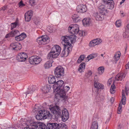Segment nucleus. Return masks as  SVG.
<instances>
[{
  "instance_id": "nucleus-1",
  "label": "nucleus",
  "mask_w": 129,
  "mask_h": 129,
  "mask_svg": "<svg viewBox=\"0 0 129 129\" xmlns=\"http://www.w3.org/2000/svg\"><path fill=\"white\" fill-rule=\"evenodd\" d=\"M62 43L64 46L70 47L72 46L71 43H73L76 41V36L74 35L65 36L61 37Z\"/></svg>"
},
{
  "instance_id": "nucleus-2",
  "label": "nucleus",
  "mask_w": 129,
  "mask_h": 129,
  "mask_svg": "<svg viewBox=\"0 0 129 129\" xmlns=\"http://www.w3.org/2000/svg\"><path fill=\"white\" fill-rule=\"evenodd\" d=\"M61 50V48L58 45H54L52 48L50 52L48 54L47 58L52 59L53 58L57 57L60 54Z\"/></svg>"
},
{
  "instance_id": "nucleus-3",
  "label": "nucleus",
  "mask_w": 129,
  "mask_h": 129,
  "mask_svg": "<svg viewBox=\"0 0 129 129\" xmlns=\"http://www.w3.org/2000/svg\"><path fill=\"white\" fill-rule=\"evenodd\" d=\"M48 129H67L66 126L63 123L57 124L48 123L47 124Z\"/></svg>"
},
{
  "instance_id": "nucleus-4",
  "label": "nucleus",
  "mask_w": 129,
  "mask_h": 129,
  "mask_svg": "<svg viewBox=\"0 0 129 129\" xmlns=\"http://www.w3.org/2000/svg\"><path fill=\"white\" fill-rule=\"evenodd\" d=\"M37 89L36 86L34 85L28 88L27 91L25 93L26 96H37L40 95L37 94L35 92Z\"/></svg>"
},
{
  "instance_id": "nucleus-5",
  "label": "nucleus",
  "mask_w": 129,
  "mask_h": 129,
  "mask_svg": "<svg viewBox=\"0 0 129 129\" xmlns=\"http://www.w3.org/2000/svg\"><path fill=\"white\" fill-rule=\"evenodd\" d=\"M37 89L36 86L34 85L28 88L27 91L25 93L26 96H37L40 95L37 94L35 92Z\"/></svg>"
},
{
  "instance_id": "nucleus-6",
  "label": "nucleus",
  "mask_w": 129,
  "mask_h": 129,
  "mask_svg": "<svg viewBox=\"0 0 129 129\" xmlns=\"http://www.w3.org/2000/svg\"><path fill=\"white\" fill-rule=\"evenodd\" d=\"M64 69L61 66H58L56 67L54 70V74L56 77H62L64 74Z\"/></svg>"
},
{
  "instance_id": "nucleus-7",
  "label": "nucleus",
  "mask_w": 129,
  "mask_h": 129,
  "mask_svg": "<svg viewBox=\"0 0 129 129\" xmlns=\"http://www.w3.org/2000/svg\"><path fill=\"white\" fill-rule=\"evenodd\" d=\"M49 37L46 35L42 36L41 37L38 38L37 40V42L40 45H45L49 42Z\"/></svg>"
},
{
  "instance_id": "nucleus-8",
  "label": "nucleus",
  "mask_w": 129,
  "mask_h": 129,
  "mask_svg": "<svg viewBox=\"0 0 129 129\" xmlns=\"http://www.w3.org/2000/svg\"><path fill=\"white\" fill-rule=\"evenodd\" d=\"M42 60V59L38 56H33L29 58V61L32 64H36L39 63Z\"/></svg>"
},
{
  "instance_id": "nucleus-9",
  "label": "nucleus",
  "mask_w": 129,
  "mask_h": 129,
  "mask_svg": "<svg viewBox=\"0 0 129 129\" xmlns=\"http://www.w3.org/2000/svg\"><path fill=\"white\" fill-rule=\"evenodd\" d=\"M49 108L51 112L55 116H58L61 115V110L59 109L58 107L55 106L52 107H50Z\"/></svg>"
},
{
  "instance_id": "nucleus-10",
  "label": "nucleus",
  "mask_w": 129,
  "mask_h": 129,
  "mask_svg": "<svg viewBox=\"0 0 129 129\" xmlns=\"http://www.w3.org/2000/svg\"><path fill=\"white\" fill-rule=\"evenodd\" d=\"M63 83L64 82L62 80H59L56 82L53 85V91H56L60 89V88L62 87Z\"/></svg>"
},
{
  "instance_id": "nucleus-11",
  "label": "nucleus",
  "mask_w": 129,
  "mask_h": 129,
  "mask_svg": "<svg viewBox=\"0 0 129 129\" xmlns=\"http://www.w3.org/2000/svg\"><path fill=\"white\" fill-rule=\"evenodd\" d=\"M27 54L24 52H21L19 53L16 57L17 60L20 62L25 61L27 58Z\"/></svg>"
},
{
  "instance_id": "nucleus-12",
  "label": "nucleus",
  "mask_w": 129,
  "mask_h": 129,
  "mask_svg": "<svg viewBox=\"0 0 129 129\" xmlns=\"http://www.w3.org/2000/svg\"><path fill=\"white\" fill-rule=\"evenodd\" d=\"M72 46L69 47L64 46L63 50L62 51L61 54V56H67L68 55L69 52L72 51Z\"/></svg>"
},
{
  "instance_id": "nucleus-13",
  "label": "nucleus",
  "mask_w": 129,
  "mask_h": 129,
  "mask_svg": "<svg viewBox=\"0 0 129 129\" xmlns=\"http://www.w3.org/2000/svg\"><path fill=\"white\" fill-rule=\"evenodd\" d=\"M87 10V8L85 5L80 4L77 7L76 11L78 13H83L86 12Z\"/></svg>"
},
{
  "instance_id": "nucleus-14",
  "label": "nucleus",
  "mask_w": 129,
  "mask_h": 129,
  "mask_svg": "<svg viewBox=\"0 0 129 129\" xmlns=\"http://www.w3.org/2000/svg\"><path fill=\"white\" fill-rule=\"evenodd\" d=\"M113 0H103L102 1L106 4L107 8L112 9L114 7Z\"/></svg>"
},
{
  "instance_id": "nucleus-15",
  "label": "nucleus",
  "mask_w": 129,
  "mask_h": 129,
  "mask_svg": "<svg viewBox=\"0 0 129 129\" xmlns=\"http://www.w3.org/2000/svg\"><path fill=\"white\" fill-rule=\"evenodd\" d=\"M105 14L99 12L94 13L93 15L96 20L101 21L104 19Z\"/></svg>"
},
{
  "instance_id": "nucleus-16",
  "label": "nucleus",
  "mask_w": 129,
  "mask_h": 129,
  "mask_svg": "<svg viewBox=\"0 0 129 129\" xmlns=\"http://www.w3.org/2000/svg\"><path fill=\"white\" fill-rule=\"evenodd\" d=\"M40 123V122H34L30 124L31 127L30 128L25 127L23 129H37V128H39Z\"/></svg>"
},
{
  "instance_id": "nucleus-17",
  "label": "nucleus",
  "mask_w": 129,
  "mask_h": 129,
  "mask_svg": "<svg viewBox=\"0 0 129 129\" xmlns=\"http://www.w3.org/2000/svg\"><path fill=\"white\" fill-rule=\"evenodd\" d=\"M54 92H56L55 97H57L58 95H59L60 97H68L67 95L66 96V92L64 90L60 89L57 91Z\"/></svg>"
},
{
  "instance_id": "nucleus-18",
  "label": "nucleus",
  "mask_w": 129,
  "mask_h": 129,
  "mask_svg": "<svg viewBox=\"0 0 129 129\" xmlns=\"http://www.w3.org/2000/svg\"><path fill=\"white\" fill-rule=\"evenodd\" d=\"M127 72L122 73L118 74L115 77V79L117 81H122L125 78Z\"/></svg>"
},
{
  "instance_id": "nucleus-19",
  "label": "nucleus",
  "mask_w": 129,
  "mask_h": 129,
  "mask_svg": "<svg viewBox=\"0 0 129 129\" xmlns=\"http://www.w3.org/2000/svg\"><path fill=\"white\" fill-rule=\"evenodd\" d=\"M102 41L100 39H97L91 41L89 45L90 47H93L96 45L99 44Z\"/></svg>"
},
{
  "instance_id": "nucleus-20",
  "label": "nucleus",
  "mask_w": 129,
  "mask_h": 129,
  "mask_svg": "<svg viewBox=\"0 0 129 129\" xmlns=\"http://www.w3.org/2000/svg\"><path fill=\"white\" fill-rule=\"evenodd\" d=\"M41 111H42L43 112L42 113L43 114V116L44 119L46 118H51L52 117V115L47 110H41Z\"/></svg>"
},
{
  "instance_id": "nucleus-21",
  "label": "nucleus",
  "mask_w": 129,
  "mask_h": 129,
  "mask_svg": "<svg viewBox=\"0 0 129 129\" xmlns=\"http://www.w3.org/2000/svg\"><path fill=\"white\" fill-rule=\"evenodd\" d=\"M19 34V32L18 30H13L8 34H7L5 36V38H7L10 37H14L17 35Z\"/></svg>"
},
{
  "instance_id": "nucleus-22",
  "label": "nucleus",
  "mask_w": 129,
  "mask_h": 129,
  "mask_svg": "<svg viewBox=\"0 0 129 129\" xmlns=\"http://www.w3.org/2000/svg\"><path fill=\"white\" fill-rule=\"evenodd\" d=\"M18 44L20 45V43H19L18 42H14L11 43L10 45V46L12 47V49L13 50H20L21 49L20 47H19L18 45Z\"/></svg>"
},
{
  "instance_id": "nucleus-23",
  "label": "nucleus",
  "mask_w": 129,
  "mask_h": 129,
  "mask_svg": "<svg viewBox=\"0 0 129 129\" xmlns=\"http://www.w3.org/2000/svg\"><path fill=\"white\" fill-rule=\"evenodd\" d=\"M26 37V34L23 33L15 37V40L17 41H19L23 40Z\"/></svg>"
},
{
  "instance_id": "nucleus-24",
  "label": "nucleus",
  "mask_w": 129,
  "mask_h": 129,
  "mask_svg": "<svg viewBox=\"0 0 129 129\" xmlns=\"http://www.w3.org/2000/svg\"><path fill=\"white\" fill-rule=\"evenodd\" d=\"M52 86L49 84H47L43 87L41 89L44 93H46L49 92L51 89Z\"/></svg>"
},
{
  "instance_id": "nucleus-25",
  "label": "nucleus",
  "mask_w": 129,
  "mask_h": 129,
  "mask_svg": "<svg viewBox=\"0 0 129 129\" xmlns=\"http://www.w3.org/2000/svg\"><path fill=\"white\" fill-rule=\"evenodd\" d=\"M48 81L49 84H54L56 82V78L54 76H50L48 78Z\"/></svg>"
},
{
  "instance_id": "nucleus-26",
  "label": "nucleus",
  "mask_w": 129,
  "mask_h": 129,
  "mask_svg": "<svg viewBox=\"0 0 129 129\" xmlns=\"http://www.w3.org/2000/svg\"><path fill=\"white\" fill-rule=\"evenodd\" d=\"M77 29H79V26L78 24H76L71 25L68 28L69 31L72 30H76Z\"/></svg>"
},
{
  "instance_id": "nucleus-27",
  "label": "nucleus",
  "mask_w": 129,
  "mask_h": 129,
  "mask_svg": "<svg viewBox=\"0 0 129 129\" xmlns=\"http://www.w3.org/2000/svg\"><path fill=\"white\" fill-rule=\"evenodd\" d=\"M43 112L42 111L40 110L39 111V112L37 115L36 116V119L38 120H42L43 119H44L43 118V114L42 113Z\"/></svg>"
},
{
  "instance_id": "nucleus-28",
  "label": "nucleus",
  "mask_w": 129,
  "mask_h": 129,
  "mask_svg": "<svg viewBox=\"0 0 129 129\" xmlns=\"http://www.w3.org/2000/svg\"><path fill=\"white\" fill-rule=\"evenodd\" d=\"M72 18L74 22L76 23L78 22L81 19L79 16L76 14H74L72 16Z\"/></svg>"
},
{
  "instance_id": "nucleus-29",
  "label": "nucleus",
  "mask_w": 129,
  "mask_h": 129,
  "mask_svg": "<svg viewBox=\"0 0 129 129\" xmlns=\"http://www.w3.org/2000/svg\"><path fill=\"white\" fill-rule=\"evenodd\" d=\"M83 24L84 26L89 25L91 23V20L90 19L84 18L82 21Z\"/></svg>"
},
{
  "instance_id": "nucleus-30",
  "label": "nucleus",
  "mask_w": 129,
  "mask_h": 129,
  "mask_svg": "<svg viewBox=\"0 0 129 129\" xmlns=\"http://www.w3.org/2000/svg\"><path fill=\"white\" fill-rule=\"evenodd\" d=\"M98 124L96 121H93L92 123L90 129H98Z\"/></svg>"
},
{
  "instance_id": "nucleus-31",
  "label": "nucleus",
  "mask_w": 129,
  "mask_h": 129,
  "mask_svg": "<svg viewBox=\"0 0 129 129\" xmlns=\"http://www.w3.org/2000/svg\"><path fill=\"white\" fill-rule=\"evenodd\" d=\"M99 12L105 14V12L107 11V9L105 8V6L104 5H102L99 7Z\"/></svg>"
},
{
  "instance_id": "nucleus-32",
  "label": "nucleus",
  "mask_w": 129,
  "mask_h": 129,
  "mask_svg": "<svg viewBox=\"0 0 129 129\" xmlns=\"http://www.w3.org/2000/svg\"><path fill=\"white\" fill-rule=\"evenodd\" d=\"M129 92V89L126 87L125 88V91L122 90V97H125L128 95Z\"/></svg>"
},
{
  "instance_id": "nucleus-33",
  "label": "nucleus",
  "mask_w": 129,
  "mask_h": 129,
  "mask_svg": "<svg viewBox=\"0 0 129 129\" xmlns=\"http://www.w3.org/2000/svg\"><path fill=\"white\" fill-rule=\"evenodd\" d=\"M85 68V64L84 62H82L80 64L79 68L78 69V70L80 73L82 72Z\"/></svg>"
},
{
  "instance_id": "nucleus-34",
  "label": "nucleus",
  "mask_w": 129,
  "mask_h": 129,
  "mask_svg": "<svg viewBox=\"0 0 129 129\" xmlns=\"http://www.w3.org/2000/svg\"><path fill=\"white\" fill-rule=\"evenodd\" d=\"M97 56V54L96 53H93L89 55L87 57V59L88 61L94 58Z\"/></svg>"
},
{
  "instance_id": "nucleus-35",
  "label": "nucleus",
  "mask_w": 129,
  "mask_h": 129,
  "mask_svg": "<svg viewBox=\"0 0 129 129\" xmlns=\"http://www.w3.org/2000/svg\"><path fill=\"white\" fill-rule=\"evenodd\" d=\"M52 66V62L50 61H47L44 65V67L46 69H48Z\"/></svg>"
},
{
  "instance_id": "nucleus-36",
  "label": "nucleus",
  "mask_w": 129,
  "mask_h": 129,
  "mask_svg": "<svg viewBox=\"0 0 129 129\" xmlns=\"http://www.w3.org/2000/svg\"><path fill=\"white\" fill-rule=\"evenodd\" d=\"M115 87L114 84V82H113V83L111 85V87L110 89V91L111 93L112 94H114L115 92Z\"/></svg>"
},
{
  "instance_id": "nucleus-37",
  "label": "nucleus",
  "mask_w": 129,
  "mask_h": 129,
  "mask_svg": "<svg viewBox=\"0 0 129 129\" xmlns=\"http://www.w3.org/2000/svg\"><path fill=\"white\" fill-rule=\"evenodd\" d=\"M94 86L95 88H97L99 89H101L102 87V85L98 82L94 83Z\"/></svg>"
},
{
  "instance_id": "nucleus-38",
  "label": "nucleus",
  "mask_w": 129,
  "mask_h": 129,
  "mask_svg": "<svg viewBox=\"0 0 129 129\" xmlns=\"http://www.w3.org/2000/svg\"><path fill=\"white\" fill-rule=\"evenodd\" d=\"M120 53L119 52H116L114 56L115 59L116 61H117L119 59L120 56Z\"/></svg>"
},
{
  "instance_id": "nucleus-39",
  "label": "nucleus",
  "mask_w": 129,
  "mask_h": 129,
  "mask_svg": "<svg viewBox=\"0 0 129 129\" xmlns=\"http://www.w3.org/2000/svg\"><path fill=\"white\" fill-rule=\"evenodd\" d=\"M98 73L99 74H101L104 72V67L101 66L99 67L98 69Z\"/></svg>"
},
{
  "instance_id": "nucleus-40",
  "label": "nucleus",
  "mask_w": 129,
  "mask_h": 129,
  "mask_svg": "<svg viewBox=\"0 0 129 129\" xmlns=\"http://www.w3.org/2000/svg\"><path fill=\"white\" fill-rule=\"evenodd\" d=\"M69 116L68 115H65L62 114L61 118L63 121L65 122L67 120L69 117Z\"/></svg>"
},
{
  "instance_id": "nucleus-41",
  "label": "nucleus",
  "mask_w": 129,
  "mask_h": 129,
  "mask_svg": "<svg viewBox=\"0 0 129 129\" xmlns=\"http://www.w3.org/2000/svg\"><path fill=\"white\" fill-rule=\"evenodd\" d=\"M129 35V32H128L127 30L126 29L125 31L123 34V38H125L128 37Z\"/></svg>"
},
{
  "instance_id": "nucleus-42",
  "label": "nucleus",
  "mask_w": 129,
  "mask_h": 129,
  "mask_svg": "<svg viewBox=\"0 0 129 129\" xmlns=\"http://www.w3.org/2000/svg\"><path fill=\"white\" fill-rule=\"evenodd\" d=\"M122 106L120 103L119 105V107L118 108L117 113L118 114H120L121 113L122 111Z\"/></svg>"
},
{
  "instance_id": "nucleus-43",
  "label": "nucleus",
  "mask_w": 129,
  "mask_h": 129,
  "mask_svg": "<svg viewBox=\"0 0 129 129\" xmlns=\"http://www.w3.org/2000/svg\"><path fill=\"white\" fill-rule=\"evenodd\" d=\"M32 17L30 16L29 15H28L27 14H25V20L26 21L28 22L29 21Z\"/></svg>"
},
{
  "instance_id": "nucleus-44",
  "label": "nucleus",
  "mask_w": 129,
  "mask_h": 129,
  "mask_svg": "<svg viewBox=\"0 0 129 129\" xmlns=\"http://www.w3.org/2000/svg\"><path fill=\"white\" fill-rule=\"evenodd\" d=\"M79 29H76V30H73L69 31V32L73 34H77L79 31Z\"/></svg>"
},
{
  "instance_id": "nucleus-45",
  "label": "nucleus",
  "mask_w": 129,
  "mask_h": 129,
  "mask_svg": "<svg viewBox=\"0 0 129 129\" xmlns=\"http://www.w3.org/2000/svg\"><path fill=\"white\" fill-rule=\"evenodd\" d=\"M126 97H122V98L121 100L120 103L121 105H125L126 104Z\"/></svg>"
},
{
  "instance_id": "nucleus-46",
  "label": "nucleus",
  "mask_w": 129,
  "mask_h": 129,
  "mask_svg": "<svg viewBox=\"0 0 129 129\" xmlns=\"http://www.w3.org/2000/svg\"><path fill=\"white\" fill-rule=\"evenodd\" d=\"M62 114L67 116H69V113L68 112L67 110L66 109H64L62 110Z\"/></svg>"
},
{
  "instance_id": "nucleus-47",
  "label": "nucleus",
  "mask_w": 129,
  "mask_h": 129,
  "mask_svg": "<svg viewBox=\"0 0 129 129\" xmlns=\"http://www.w3.org/2000/svg\"><path fill=\"white\" fill-rule=\"evenodd\" d=\"M46 127V125L44 124L40 123L39 127V129H44Z\"/></svg>"
},
{
  "instance_id": "nucleus-48",
  "label": "nucleus",
  "mask_w": 129,
  "mask_h": 129,
  "mask_svg": "<svg viewBox=\"0 0 129 129\" xmlns=\"http://www.w3.org/2000/svg\"><path fill=\"white\" fill-rule=\"evenodd\" d=\"M17 25V23L16 21L15 22L11 24V29H12L16 27V26Z\"/></svg>"
},
{
  "instance_id": "nucleus-49",
  "label": "nucleus",
  "mask_w": 129,
  "mask_h": 129,
  "mask_svg": "<svg viewBox=\"0 0 129 129\" xmlns=\"http://www.w3.org/2000/svg\"><path fill=\"white\" fill-rule=\"evenodd\" d=\"M92 74V73L91 71H88V73H86L85 75L87 78H89L91 77Z\"/></svg>"
},
{
  "instance_id": "nucleus-50",
  "label": "nucleus",
  "mask_w": 129,
  "mask_h": 129,
  "mask_svg": "<svg viewBox=\"0 0 129 129\" xmlns=\"http://www.w3.org/2000/svg\"><path fill=\"white\" fill-rule=\"evenodd\" d=\"M117 27H119L121 25V22L120 20L117 21L115 23Z\"/></svg>"
},
{
  "instance_id": "nucleus-51",
  "label": "nucleus",
  "mask_w": 129,
  "mask_h": 129,
  "mask_svg": "<svg viewBox=\"0 0 129 129\" xmlns=\"http://www.w3.org/2000/svg\"><path fill=\"white\" fill-rule=\"evenodd\" d=\"M33 14V11L31 10H30L28 11L25 14H26V15L27 14L28 15H29L31 17H32Z\"/></svg>"
},
{
  "instance_id": "nucleus-52",
  "label": "nucleus",
  "mask_w": 129,
  "mask_h": 129,
  "mask_svg": "<svg viewBox=\"0 0 129 129\" xmlns=\"http://www.w3.org/2000/svg\"><path fill=\"white\" fill-rule=\"evenodd\" d=\"M19 7H23L25 6V5L23 3V1H21L19 4Z\"/></svg>"
},
{
  "instance_id": "nucleus-53",
  "label": "nucleus",
  "mask_w": 129,
  "mask_h": 129,
  "mask_svg": "<svg viewBox=\"0 0 129 129\" xmlns=\"http://www.w3.org/2000/svg\"><path fill=\"white\" fill-rule=\"evenodd\" d=\"M34 21L36 25L40 23V20L39 19H38L37 18H35L34 20Z\"/></svg>"
},
{
  "instance_id": "nucleus-54",
  "label": "nucleus",
  "mask_w": 129,
  "mask_h": 129,
  "mask_svg": "<svg viewBox=\"0 0 129 129\" xmlns=\"http://www.w3.org/2000/svg\"><path fill=\"white\" fill-rule=\"evenodd\" d=\"M35 0H30L29 1V3L31 6H33L34 5V4L35 2Z\"/></svg>"
},
{
  "instance_id": "nucleus-55",
  "label": "nucleus",
  "mask_w": 129,
  "mask_h": 129,
  "mask_svg": "<svg viewBox=\"0 0 129 129\" xmlns=\"http://www.w3.org/2000/svg\"><path fill=\"white\" fill-rule=\"evenodd\" d=\"M94 83H95V82H97L99 80V79L96 75H95L94 77Z\"/></svg>"
},
{
  "instance_id": "nucleus-56",
  "label": "nucleus",
  "mask_w": 129,
  "mask_h": 129,
  "mask_svg": "<svg viewBox=\"0 0 129 129\" xmlns=\"http://www.w3.org/2000/svg\"><path fill=\"white\" fill-rule=\"evenodd\" d=\"M85 57V55H81L79 58L82 61L84 60Z\"/></svg>"
},
{
  "instance_id": "nucleus-57",
  "label": "nucleus",
  "mask_w": 129,
  "mask_h": 129,
  "mask_svg": "<svg viewBox=\"0 0 129 129\" xmlns=\"http://www.w3.org/2000/svg\"><path fill=\"white\" fill-rule=\"evenodd\" d=\"M112 83V79H109L108 82L107 84L108 86H109Z\"/></svg>"
},
{
  "instance_id": "nucleus-58",
  "label": "nucleus",
  "mask_w": 129,
  "mask_h": 129,
  "mask_svg": "<svg viewBox=\"0 0 129 129\" xmlns=\"http://www.w3.org/2000/svg\"><path fill=\"white\" fill-rule=\"evenodd\" d=\"M64 90L66 92L68 91L70 89V87L68 86H66L64 88Z\"/></svg>"
},
{
  "instance_id": "nucleus-59",
  "label": "nucleus",
  "mask_w": 129,
  "mask_h": 129,
  "mask_svg": "<svg viewBox=\"0 0 129 129\" xmlns=\"http://www.w3.org/2000/svg\"><path fill=\"white\" fill-rule=\"evenodd\" d=\"M115 100V99L114 97H111L110 100V101L111 104H113L114 101Z\"/></svg>"
},
{
  "instance_id": "nucleus-60",
  "label": "nucleus",
  "mask_w": 129,
  "mask_h": 129,
  "mask_svg": "<svg viewBox=\"0 0 129 129\" xmlns=\"http://www.w3.org/2000/svg\"><path fill=\"white\" fill-rule=\"evenodd\" d=\"M125 67L126 69H128L129 68V62H128L125 65Z\"/></svg>"
},
{
  "instance_id": "nucleus-61",
  "label": "nucleus",
  "mask_w": 129,
  "mask_h": 129,
  "mask_svg": "<svg viewBox=\"0 0 129 129\" xmlns=\"http://www.w3.org/2000/svg\"><path fill=\"white\" fill-rule=\"evenodd\" d=\"M82 61V60H81L79 58L77 61V62L78 63H80Z\"/></svg>"
},
{
  "instance_id": "nucleus-62",
  "label": "nucleus",
  "mask_w": 129,
  "mask_h": 129,
  "mask_svg": "<svg viewBox=\"0 0 129 129\" xmlns=\"http://www.w3.org/2000/svg\"><path fill=\"white\" fill-rule=\"evenodd\" d=\"M2 10L4 11L7 8V7L6 6H4L3 7L1 8Z\"/></svg>"
},
{
  "instance_id": "nucleus-63",
  "label": "nucleus",
  "mask_w": 129,
  "mask_h": 129,
  "mask_svg": "<svg viewBox=\"0 0 129 129\" xmlns=\"http://www.w3.org/2000/svg\"><path fill=\"white\" fill-rule=\"evenodd\" d=\"M62 98V100L66 101L68 97H61Z\"/></svg>"
},
{
  "instance_id": "nucleus-64",
  "label": "nucleus",
  "mask_w": 129,
  "mask_h": 129,
  "mask_svg": "<svg viewBox=\"0 0 129 129\" xmlns=\"http://www.w3.org/2000/svg\"><path fill=\"white\" fill-rule=\"evenodd\" d=\"M125 0H122L120 2V4L121 5L122 3H123Z\"/></svg>"
}]
</instances>
